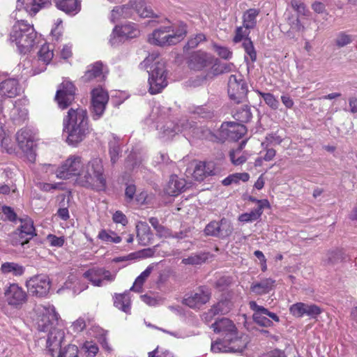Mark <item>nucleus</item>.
<instances>
[{"instance_id": "7ed1b4c3", "label": "nucleus", "mask_w": 357, "mask_h": 357, "mask_svg": "<svg viewBox=\"0 0 357 357\" xmlns=\"http://www.w3.org/2000/svg\"><path fill=\"white\" fill-rule=\"evenodd\" d=\"M75 183L86 188L105 190L107 182L102 160L100 158H94L86 164H83L82 174L77 179H75Z\"/></svg>"}, {"instance_id": "c03bdc74", "label": "nucleus", "mask_w": 357, "mask_h": 357, "mask_svg": "<svg viewBox=\"0 0 357 357\" xmlns=\"http://www.w3.org/2000/svg\"><path fill=\"white\" fill-rule=\"evenodd\" d=\"M114 305L126 313L130 311V298L128 294H118L114 298Z\"/></svg>"}, {"instance_id": "1a4fd4ad", "label": "nucleus", "mask_w": 357, "mask_h": 357, "mask_svg": "<svg viewBox=\"0 0 357 357\" xmlns=\"http://www.w3.org/2000/svg\"><path fill=\"white\" fill-rule=\"evenodd\" d=\"M248 340L247 335L241 334L240 337H226L223 340H217L211 344V351L220 352H242L246 347Z\"/></svg>"}, {"instance_id": "20e7f679", "label": "nucleus", "mask_w": 357, "mask_h": 357, "mask_svg": "<svg viewBox=\"0 0 357 357\" xmlns=\"http://www.w3.org/2000/svg\"><path fill=\"white\" fill-rule=\"evenodd\" d=\"M21 18L15 19L17 22L10 33V40L15 44L21 54H26L39 43V38L33 26Z\"/></svg>"}, {"instance_id": "9d476101", "label": "nucleus", "mask_w": 357, "mask_h": 357, "mask_svg": "<svg viewBox=\"0 0 357 357\" xmlns=\"http://www.w3.org/2000/svg\"><path fill=\"white\" fill-rule=\"evenodd\" d=\"M51 3V0H17L15 10L11 14V17L17 19L23 17L26 14L29 15H36L42 8Z\"/></svg>"}, {"instance_id": "a878e982", "label": "nucleus", "mask_w": 357, "mask_h": 357, "mask_svg": "<svg viewBox=\"0 0 357 357\" xmlns=\"http://www.w3.org/2000/svg\"><path fill=\"white\" fill-rule=\"evenodd\" d=\"M221 129L222 134L233 141L240 139L246 133L247 130L246 128L243 124L234 122H226L222 123Z\"/></svg>"}, {"instance_id": "6e6552de", "label": "nucleus", "mask_w": 357, "mask_h": 357, "mask_svg": "<svg viewBox=\"0 0 357 357\" xmlns=\"http://www.w3.org/2000/svg\"><path fill=\"white\" fill-rule=\"evenodd\" d=\"M160 137L164 140L172 139L176 134L182 133L185 138L195 137L198 132V128L193 122L187 119H181L175 125L169 122L163 128H160Z\"/></svg>"}, {"instance_id": "4c0bfd02", "label": "nucleus", "mask_w": 357, "mask_h": 357, "mask_svg": "<svg viewBox=\"0 0 357 357\" xmlns=\"http://www.w3.org/2000/svg\"><path fill=\"white\" fill-rule=\"evenodd\" d=\"M0 271L3 274H12L14 276H21L24 273V267L14 262H5L1 264Z\"/></svg>"}, {"instance_id": "dca6fc26", "label": "nucleus", "mask_w": 357, "mask_h": 357, "mask_svg": "<svg viewBox=\"0 0 357 357\" xmlns=\"http://www.w3.org/2000/svg\"><path fill=\"white\" fill-rule=\"evenodd\" d=\"M4 298L8 305L20 308L27 300L26 291L16 283L10 284L4 289Z\"/></svg>"}, {"instance_id": "c9c22d12", "label": "nucleus", "mask_w": 357, "mask_h": 357, "mask_svg": "<svg viewBox=\"0 0 357 357\" xmlns=\"http://www.w3.org/2000/svg\"><path fill=\"white\" fill-rule=\"evenodd\" d=\"M275 280L271 278H265L260 282L252 283L250 289L257 295H262L270 292L274 285Z\"/></svg>"}, {"instance_id": "4be33fe9", "label": "nucleus", "mask_w": 357, "mask_h": 357, "mask_svg": "<svg viewBox=\"0 0 357 357\" xmlns=\"http://www.w3.org/2000/svg\"><path fill=\"white\" fill-rule=\"evenodd\" d=\"M289 312L294 317L297 318L307 316L314 319L319 315L323 312V310L315 304L298 302L290 306Z\"/></svg>"}, {"instance_id": "c756f323", "label": "nucleus", "mask_w": 357, "mask_h": 357, "mask_svg": "<svg viewBox=\"0 0 357 357\" xmlns=\"http://www.w3.org/2000/svg\"><path fill=\"white\" fill-rule=\"evenodd\" d=\"M20 93L18 80L14 78L7 79L0 82V96L13 98Z\"/></svg>"}, {"instance_id": "052dcab7", "label": "nucleus", "mask_w": 357, "mask_h": 357, "mask_svg": "<svg viewBox=\"0 0 357 357\" xmlns=\"http://www.w3.org/2000/svg\"><path fill=\"white\" fill-rule=\"evenodd\" d=\"M206 37L202 33H198L192 38H190L185 46L188 49L196 47L201 42L205 40Z\"/></svg>"}, {"instance_id": "37998d69", "label": "nucleus", "mask_w": 357, "mask_h": 357, "mask_svg": "<svg viewBox=\"0 0 357 357\" xmlns=\"http://www.w3.org/2000/svg\"><path fill=\"white\" fill-rule=\"evenodd\" d=\"M259 12L255 8L248 10L243 15V27L246 29H253L257 23V17Z\"/></svg>"}, {"instance_id": "b1692460", "label": "nucleus", "mask_w": 357, "mask_h": 357, "mask_svg": "<svg viewBox=\"0 0 357 357\" xmlns=\"http://www.w3.org/2000/svg\"><path fill=\"white\" fill-rule=\"evenodd\" d=\"M211 294V291L208 288L202 287L190 296L185 298L183 303L191 308L199 307L210 300Z\"/></svg>"}, {"instance_id": "603ef678", "label": "nucleus", "mask_w": 357, "mask_h": 357, "mask_svg": "<svg viewBox=\"0 0 357 357\" xmlns=\"http://www.w3.org/2000/svg\"><path fill=\"white\" fill-rule=\"evenodd\" d=\"M243 47L247 54V55L245 56V59L248 60V56H249L250 59L252 62L255 61L256 59H257V54H256L253 44H252V41L250 40V39L246 38L244 40Z\"/></svg>"}, {"instance_id": "79ce46f5", "label": "nucleus", "mask_w": 357, "mask_h": 357, "mask_svg": "<svg viewBox=\"0 0 357 357\" xmlns=\"http://www.w3.org/2000/svg\"><path fill=\"white\" fill-rule=\"evenodd\" d=\"M109 153L112 163L114 164L119 158L121 149L119 144V138L112 135V139L109 142Z\"/></svg>"}, {"instance_id": "69168bd1", "label": "nucleus", "mask_w": 357, "mask_h": 357, "mask_svg": "<svg viewBox=\"0 0 357 357\" xmlns=\"http://www.w3.org/2000/svg\"><path fill=\"white\" fill-rule=\"evenodd\" d=\"M123 9L124 8L119 7V6L113 8L109 15V20L112 22H116L117 20L123 18Z\"/></svg>"}, {"instance_id": "338daca9", "label": "nucleus", "mask_w": 357, "mask_h": 357, "mask_svg": "<svg viewBox=\"0 0 357 357\" xmlns=\"http://www.w3.org/2000/svg\"><path fill=\"white\" fill-rule=\"evenodd\" d=\"M47 240L48 241L50 245L55 247H61L65 241V239L63 236L58 237L53 234H49L47 236Z\"/></svg>"}, {"instance_id": "a18cd8bd", "label": "nucleus", "mask_w": 357, "mask_h": 357, "mask_svg": "<svg viewBox=\"0 0 357 357\" xmlns=\"http://www.w3.org/2000/svg\"><path fill=\"white\" fill-rule=\"evenodd\" d=\"M211 170L206 167V164L204 162H199L196 164L192 176L197 181H202L204 178L210 175Z\"/></svg>"}, {"instance_id": "f257e3e1", "label": "nucleus", "mask_w": 357, "mask_h": 357, "mask_svg": "<svg viewBox=\"0 0 357 357\" xmlns=\"http://www.w3.org/2000/svg\"><path fill=\"white\" fill-rule=\"evenodd\" d=\"M63 133L68 144L76 146L89 133V119L86 109H70L63 119Z\"/></svg>"}, {"instance_id": "6e6d98bb", "label": "nucleus", "mask_w": 357, "mask_h": 357, "mask_svg": "<svg viewBox=\"0 0 357 357\" xmlns=\"http://www.w3.org/2000/svg\"><path fill=\"white\" fill-rule=\"evenodd\" d=\"M82 349L87 357H95L99 351L98 347L96 343L89 341L84 342Z\"/></svg>"}, {"instance_id": "7c9ffc66", "label": "nucleus", "mask_w": 357, "mask_h": 357, "mask_svg": "<svg viewBox=\"0 0 357 357\" xmlns=\"http://www.w3.org/2000/svg\"><path fill=\"white\" fill-rule=\"evenodd\" d=\"M212 57L204 52H196L191 54L189 65L191 68L201 70L212 63Z\"/></svg>"}, {"instance_id": "ea45409f", "label": "nucleus", "mask_w": 357, "mask_h": 357, "mask_svg": "<svg viewBox=\"0 0 357 357\" xmlns=\"http://www.w3.org/2000/svg\"><path fill=\"white\" fill-rule=\"evenodd\" d=\"M233 116L241 123H248L251 120L252 114L250 112V108L244 104L238 106L235 109Z\"/></svg>"}, {"instance_id": "2eb2a0df", "label": "nucleus", "mask_w": 357, "mask_h": 357, "mask_svg": "<svg viewBox=\"0 0 357 357\" xmlns=\"http://www.w3.org/2000/svg\"><path fill=\"white\" fill-rule=\"evenodd\" d=\"M109 100L107 92L102 88H96L91 91L92 118L98 120L103 115Z\"/></svg>"}, {"instance_id": "39448f33", "label": "nucleus", "mask_w": 357, "mask_h": 357, "mask_svg": "<svg viewBox=\"0 0 357 357\" xmlns=\"http://www.w3.org/2000/svg\"><path fill=\"white\" fill-rule=\"evenodd\" d=\"M186 33V26L184 24L179 25L169 24L155 29L149 37V41L151 44L160 47L174 45L181 42Z\"/></svg>"}, {"instance_id": "cd10ccee", "label": "nucleus", "mask_w": 357, "mask_h": 357, "mask_svg": "<svg viewBox=\"0 0 357 357\" xmlns=\"http://www.w3.org/2000/svg\"><path fill=\"white\" fill-rule=\"evenodd\" d=\"M214 332L223 333L226 337H240L238 335L236 328L234 323L227 318H222L212 324Z\"/></svg>"}, {"instance_id": "864d4df0", "label": "nucleus", "mask_w": 357, "mask_h": 357, "mask_svg": "<svg viewBox=\"0 0 357 357\" xmlns=\"http://www.w3.org/2000/svg\"><path fill=\"white\" fill-rule=\"evenodd\" d=\"M77 284H79V282L75 276L69 277L68 280L65 283L66 287L67 289L73 288L74 293H79L87 288V285L85 284L80 285L79 287H77Z\"/></svg>"}, {"instance_id": "393cba45", "label": "nucleus", "mask_w": 357, "mask_h": 357, "mask_svg": "<svg viewBox=\"0 0 357 357\" xmlns=\"http://www.w3.org/2000/svg\"><path fill=\"white\" fill-rule=\"evenodd\" d=\"M139 30L134 23L125 24L121 26H115L111 35L110 43L114 45L116 41V36L126 38H136L139 35Z\"/></svg>"}, {"instance_id": "3c124183", "label": "nucleus", "mask_w": 357, "mask_h": 357, "mask_svg": "<svg viewBox=\"0 0 357 357\" xmlns=\"http://www.w3.org/2000/svg\"><path fill=\"white\" fill-rule=\"evenodd\" d=\"M258 94L264 99L266 104L270 107L272 109H277L279 107L278 100L270 93H264L257 91Z\"/></svg>"}, {"instance_id": "f3484780", "label": "nucleus", "mask_w": 357, "mask_h": 357, "mask_svg": "<svg viewBox=\"0 0 357 357\" xmlns=\"http://www.w3.org/2000/svg\"><path fill=\"white\" fill-rule=\"evenodd\" d=\"M84 277L89 280L93 285L101 287L107 282H112L115 280L116 274L111 273L104 268H93L84 273Z\"/></svg>"}, {"instance_id": "ddd939ff", "label": "nucleus", "mask_w": 357, "mask_h": 357, "mask_svg": "<svg viewBox=\"0 0 357 357\" xmlns=\"http://www.w3.org/2000/svg\"><path fill=\"white\" fill-rule=\"evenodd\" d=\"M119 6L124 8L122 12L123 18L130 17L132 14V10H135L139 16L143 18L158 17L144 0H130L127 4Z\"/></svg>"}, {"instance_id": "bf43d9fd", "label": "nucleus", "mask_w": 357, "mask_h": 357, "mask_svg": "<svg viewBox=\"0 0 357 357\" xmlns=\"http://www.w3.org/2000/svg\"><path fill=\"white\" fill-rule=\"evenodd\" d=\"M291 6L292 8L296 10L299 15H307L308 10L305 5L298 0H291Z\"/></svg>"}, {"instance_id": "bb28decb", "label": "nucleus", "mask_w": 357, "mask_h": 357, "mask_svg": "<svg viewBox=\"0 0 357 357\" xmlns=\"http://www.w3.org/2000/svg\"><path fill=\"white\" fill-rule=\"evenodd\" d=\"M230 310V302L227 300L221 301L213 305L207 312H204L202 316V319L206 323H209L213 319L215 316L227 314Z\"/></svg>"}, {"instance_id": "8fccbe9b", "label": "nucleus", "mask_w": 357, "mask_h": 357, "mask_svg": "<svg viewBox=\"0 0 357 357\" xmlns=\"http://www.w3.org/2000/svg\"><path fill=\"white\" fill-rule=\"evenodd\" d=\"M353 40L354 36L352 35L341 31L337 33L335 40V43L338 47H342L351 43Z\"/></svg>"}, {"instance_id": "a19ab883", "label": "nucleus", "mask_w": 357, "mask_h": 357, "mask_svg": "<svg viewBox=\"0 0 357 357\" xmlns=\"http://www.w3.org/2000/svg\"><path fill=\"white\" fill-rule=\"evenodd\" d=\"M0 145L3 150L8 153H12L15 151L10 133L2 128H0Z\"/></svg>"}, {"instance_id": "6ab92c4d", "label": "nucleus", "mask_w": 357, "mask_h": 357, "mask_svg": "<svg viewBox=\"0 0 357 357\" xmlns=\"http://www.w3.org/2000/svg\"><path fill=\"white\" fill-rule=\"evenodd\" d=\"M64 338L65 333L61 329L54 327L48 331L46 340V351L52 357H56V355L61 350Z\"/></svg>"}, {"instance_id": "e433bc0d", "label": "nucleus", "mask_w": 357, "mask_h": 357, "mask_svg": "<svg viewBox=\"0 0 357 357\" xmlns=\"http://www.w3.org/2000/svg\"><path fill=\"white\" fill-rule=\"evenodd\" d=\"M137 238L140 244L146 245L149 243L151 234L149 225L145 222H138L136 225Z\"/></svg>"}, {"instance_id": "13d9d810", "label": "nucleus", "mask_w": 357, "mask_h": 357, "mask_svg": "<svg viewBox=\"0 0 357 357\" xmlns=\"http://www.w3.org/2000/svg\"><path fill=\"white\" fill-rule=\"evenodd\" d=\"M240 154H241L240 150H237L236 151H233L230 152V154H229L230 159H231V162L234 165H240L246 161V159H247L246 157L243 155H240Z\"/></svg>"}, {"instance_id": "de8ad7c7", "label": "nucleus", "mask_w": 357, "mask_h": 357, "mask_svg": "<svg viewBox=\"0 0 357 357\" xmlns=\"http://www.w3.org/2000/svg\"><path fill=\"white\" fill-rule=\"evenodd\" d=\"M250 175L248 173H235L229 175L225 179L222 180V183L224 185L227 186L232 183H238L239 181L246 182L249 180Z\"/></svg>"}, {"instance_id": "f03ea898", "label": "nucleus", "mask_w": 357, "mask_h": 357, "mask_svg": "<svg viewBox=\"0 0 357 357\" xmlns=\"http://www.w3.org/2000/svg\"><path fill=\"white\" fill-rule=\"evenodd\" d=\"M140 68L146 70L149 73V91L151 94H158L167 86L165 63L158 54H149L140 63Z\"/></svg>"}, {"instance_id": "774afa93", "label": "nucleus", "mask_w": 357, "mask_h": 357, "mask_svg": "<svg viewBox=\"0 0 357 357\" xmlns=\"http://www.w3.org/2000/svg\"><path fill=\"white\" fill-rule=\"evenodd\" d=\"M344 259V253L342 250L333 251L329 254L328 261L331 264H336Z\"/></svg>"}, {"instance_id": "2f4dec72", "label": "nucleus", "mask_w": 357, "mask_h": 357, "mask_svg": "<svg viewBox=\"0 0 357 357\" xmlns=\"http://www.w3.org/2000/svg\"><path fill=\"white\" fill-rule=\"evenodd\" d=\"M186 185V181L176 175H172L165 188V192L170 196H176L180 194Z\"/></svg>"}, {"instance_id": "680f3d73", "label": "nucleus", "mask_w": 357, "mask_h": 357, "mask_svg": "<svg viewBox=\"0 0 357 357\" xmlns=\"http://www.w3.org/2000/svg\"><path fill=\"white\" fill-rule=\"evenodd\" d=\"M282 140V138L276 134H269L266 137L265 142L261 143V146H264L266 145L267 146L269 144L278 145L280 144Z\"/></svg>"}, {"instance_id": "0eeeda50", "label": "nucleus", "mask_w": 357, "mask_h": 357, "mask_svg": "<svg viewBox=\"0 0 357 357\" xmlns=\"http://www.w3.org/2000/svg\"><path fill=\"white\" fill-rule=\"evenodd\" d=\"M59 318L54 306L49 303L36 305L32 317L37 329L41 332L54 328V325L58 322Z\"/></svg>"}, {"instance_id": "f704fd0d", "label": "nucleus", "mask_w": 357, "mask_h": 357, "mask_svg": "<svg viewBox=\"0 0 357 357\" xmlns=\"http://www.w3.org/2000/svg\"><path fill=\"white\" fill-rule=\"evenodd\" d=\"M259 207L251 211L250 213H245L238 217V220L243 222H249L258 220L262 215L263 210L270 208L269 202L267 199L259 201Z\"/></svg>"}, {"instance_id": "412c9836", "label": "nucleus", "mask_w": 357, "mask_h": 357, "mask_svg": "<svg viewBox=\"0 0 357 357\" xmlns=\"http://www.w3.org/2000/svg\"><path fill=\"white\" fill-rule=\"evenodd\" d=\"M232 228L230 222L225 218H222L219 222L211 221L204 229V233L207 236L225 238L231 234Z\"/></svg>"}, {"instance_id": "e2e57ef3", "label": "nucleus", "mask_w": 357, "mask_h": 357, "mask_svg": "<svg viewBox=\"0 0 357 357\" xmlns=\"http://www.w3.org/2000/svg\"><path fill=\"white\" fill-rule=\"evenodd\" d=\"M86 320L84 317H79L77 320L73 322L70 328L73 332L79 333L86 328Z\"/></svg>"}, {"instance_id": "c85d7f7f", "label": "nucleus", "mask_w": 357, "mask_h": 357, "mask_svg": "<svg viewBox=\"0 0 357 357\" xmlns=\"http://www.w3.org/2000/svg\"><path fill=\"white\" fill-rule=\"evenodd\" d=\"M234 78H229L228 93L231 99L240 102L247 93V85L243 80L238 84H235Z\"/></svg>"}, {"instance_id": "9b49d317", "label": "nucleus", "mask_w": 357, "mask_h": 357, "mask_svg": "<svg viewBox=\"0 0 357 357\" xmlns=\"http://www.w3.org/2000/svg\"><path fill=\"white\" fill-rule=\"evenodd\" d=\"M20 227L12 233L11 243L13 245H24L36 235L33 220L29 218L20 220Z\"/></svg>"}, {"instance_id": "473e14b6", "label": "nucleus", "mask_w": 357, "mask_h": 357, "mask_svg": "<svg viewBox=\"0 0 357 357\" xmlns=\"http://www.w3.org/2000/svg\"><path fill=\"white\" fill-rule=\"evenodd\" d=\"M104 78L102 63L99 61L89 66L84 75L82 77L84 82H91L94 79L102 81Z\"/></svg>"}, {"instance_id": "5fc2aeb1", "label": "nucleus", "mask_w": 357, "mask_h": 357, "mask_svg": "<svg viewBox=\"0 0 357 357\" xmlns=\"http://www.w3.org/2000/svg\"><path fill=\"white\" fill-rule=\"evenodd\" d=\"M56 357H78V348L76 345L68 344L63 351H60Z\"/></svg>"}, {"instance_id": "09e8293b", "label": "nucleus", "mask_w": 357, "mask_h": 357, "mask_svg": "<svg viewBox=\"0 0 357 357\" xmlns=\"http://www.w3.org/2000/svg\"><path fill=\"white\" fill-rule=\"evenodd\" d=\"M207 259L205 253L195 254L182 259V263L185 265H198L204 262Z\"/></svg>"}, {"instance_id": "423d86ee", "label": "nucleus", "mask_w": 357, "mask_h": 357, "mask_svg": "<svg viewBox=\"0 0 357 357\" xmlns=\"http://www.w3.org/2000/svg\"><path fill=\"white\" fill-rule=\"evenodd\" d=\"M82 168L83 162L82 158L75 155L69 156L58 168H55L50 164H43L41 167L42 170L46 172H50L53 173L55 172L56 178L60 179H69L71 178L77 179L82 174Z\"/></svg>"}, {"instance_id": "49530a36", "label": "nucleus", "mask_w": 357, "mask_h": 357, "mask_svg": "<svg viewBox=\"0 0 357 357\" xmlns=\"http://www.w3.org/2000/svg\"><path fill=\"white\" fill-rule=\"evenodd\" d=\"M98 237L101 241L107 243H119L121 241V238L112 230L102 229L99 231Z\"/></svg>"}, {"instance_id": "4d7b16f0", "label": "nucleus", "mask_w": 357, "mask_h": 357, "mask_svg": "<svg viewBox=\"0 0 357 357\" xmlns=\"http://www.w3.org/2000/svg\"><path fill=\"white\" fill-rule=\"evenodd\" d=\"M149 357H174L169 350L157 347L153 351L149 352Z\"/></svg>"}, {"instance_id": "72a5a7b5", "label": "nucleus", "mask_w": 357, "mask_h": 357, "mask_svg": "<svg viewBox=\"0 0 357 357\" xmlns=\"http://www.w3.org/2000/svg\"><path fill=\"white\" fill-rule=\"evenodd\" d=\"M58 9L68 15H75L81 10V1L79 0H54Z\"/></svg>"}, {"instance_id": "aec40b11", "label": "nucleus", "mask_w": 357, "mask_h": 357, "mask_svg": "<svg viewBox=\"0 0 357 357\" xmlns=\"http://www.w3.org/2000/svg\"><path fill=\"white\" fill-rule=\"evenodd\" d=\"M74 84L67 80L63 81L57 89L55 99L61 109H66L75 99Z\"/></svg>"}, {"instance_id": "a211bd4d", "label": "nucleus", "mask_w": 357, "mask_h": 357, "mask_svg": "<svg viewBox=\"0 0 357 357\" xmlns=\"http://www.w3.org/2000/svg\"><path fill=\"white\" fill-rule=\"evenodd\" d=\"M26 287L33 295L43 297L47 294L50 289V281L45 275H38L26 282Z\"/></svg>"}, {"instance_id": "4468645a", "label": "nucleus", "mask_w": 357, "mask_h": 357, "mask_svg": "<svg viewBox=\"0 0 357 357\" xmlns=\"http://www.w3.org/2000/svg\"><path fill=\"white\" fill-rule=\"evenodd\" d=\"M16 140L27 160L31 162H34L36 155L34 151V137L31 130L27 128L21 129L16 134Z\"/></svg>"}, {"instance_id": "f8f14e48", "label": "nucleus", "mask_w": 357, "mask_h": 357, "mask_svg": "<svg viewBox=\"0 0 357 357\" xmlns=\"http://www.w3.org/2000/svg\"><path fill=\"white\" fill-rule=\"evenodd\" d=\"M249 306L253 311L252 319L257 324L268 328L273 326V321L275 322L280 321V318L275 313L257 305L255 301H250Z\"/></svg>"}, {"instance_id": "58836bf2", "label": "nucleus", "mask_w": 357, "mask_h": 357, "mask_svg": "<svg viewBox=\"0 0 357 357\" xmlns=\"http://www.w3.org/2000/svg\"><path fill=\"white\" fill-rule=\"evenodd\" d=\"M155 267L154 264H150L136 279L135 281L132 285V287L130 288V290L136 291V292H140L142 288V286L145 281L147 280V278L150 276L151 273L153 271Z\"/></svg>"}, {"instance_id": "0e129e2a", "label": "nucleus", "mask_w": 357, "mask_h": 357, "mask_svg": "<svg viewBox=\"0 0 357 357\" xmlns=\"http://www.w3.org/2000/svg\"><path fill=\"white\" fill-rule=\"evenodd\" d=\"M213 49L217 52V54L222 59H229L231 56L232 53L226 47L220 46L215 44L213 45Z\"/></svg>"}, {"instance_id": "5701e85b", "label": "nucleus", "mask_w": 357, "mask_h": 357, "mask_svg": "<svg viewBox=\"0 0 357 357\" xmlns=\"http://www.w3.org/2000/svg\"><path fill=\"white\" fill-rule=\"evenodd\" d=\"M53 56V48L51 45L48 43L42 45L38 52V60L36 61L38 68L34 66L33 75H36L45 70L46 66L51 62Z\"/></svg>"}]
</instances>
